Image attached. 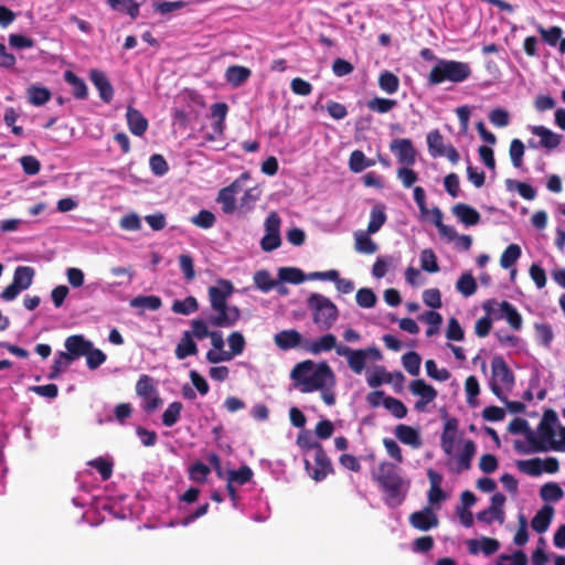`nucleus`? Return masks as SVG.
<instances>
[{"label": "nucleus", "instance_id": "f257e3e1", "mask_svg": "<svg viewBox=\"0 0 565 565\" xmlns=\"http://www.w3.org/2000/svg\"><path fill=\"white\" fill-rule=\"evenodd\" d=\"M234 292V286L230 280L218 279L215 286L209 288L211 308L216 315L209 317V323L217 328L233 327L241 318V311L236 306H228L227 299Z\"/></svg>", "mask_w": 565, "mask_h": 565}, {"label": "nucleus", "instance_id": "f03ea898", "mask_svg": "<svg viewBox=\"0 0 565 565\" xmlns=\"http://www.w3.org/2000/svg\"><path fill=\"white\" fill-rule=\"evenodd\" d=\"M373 479L382 489L384 502L388 507L396 508L404 502L409 481L404 480L396 465L388 461L381 462L376 471L373 472Z\"/></svg>", "mask_w": 565, "mask_h": 565}, {"label": "nucleus", "instance_id": "7ed1b4c3", "mask_svg": "<svg viewBox=\"0 0 565 565\" xmlns=\"http://www.w3.org/2000/svg\"><path fill=\"white\" fill-rule=\"evenodd\" d=\"M472 74L469 63L454 60H438L428 75L430 85H438L446 81L462 83Z\"/></svg>", "mask_w": 565, "mask_h": 565}, {"label": "nucleus", "instance_id": "20e7f679", "mask_svg": "<svg viewBox=\"0 0 565 565\" xmlns=\"http://www.w3.org/2000/svg\"><path fill=\"white\" fill-rule=\"evenodd\" d=\"M308 308L312 311V320L320 330H329L339 317L338 307L321 294H311L307 300Z\"/></svg>", "mask_w": 565, "mask_h": 565}, {"label": "nucleus", "instance_id": "39448f33", "mask_svg": "<svg viewBox=\"0 0 565 565\" xmlns=\"http://www.w3.org/2000/svg\"><path fill=\"white\" fill-rule=\"evenodd\" d=\"M492 379L490 381L491 392L499 398L504 399L502 386L511 390L514 386L515 377L512 370L501 355L491 361Z\"/></svg>", "mask_w": 565, "mask_h": 565}, {"label": "nucleus", "instance_id": "423d86ee", "mask_svg": "<svg viewBox=\"0 0 565 565\" xmlns=\"http://www.w3.org/2000/svg\"><path fill=\"white\" fill-rule=\"evenodd\" d=\"M337 353L348 359L349 367L355 373L361 374L366 365L367 359L377 361L382 358L381 351L376 347L353 350L345 345L337 348Z\"/></svg>", "mask_w": 565, "mask_h": 565}, {"label": "nucleus", "instance_id": "0eeeda50", "mask_svg": "<svg viewBox=\"0 0 565 565\" xmlns=\"http://www.w3.org/2000/svg\"><path fill=\"white\" fill-rule=\"evenodd\" d=\"M136 393L145 401L142 408L148 414L154 412L162 404L154 380L148 374L139 376L136 383Z\"/></svg>", "mask_w": 565, "mask_h": 565}, {"label": "nucleus", "instance_id": "6e6552de", "mask_svg": "<svg viewBox=\"0 0 565 565\" xmlns=\"http://www.w3.org/2000/svg\"><path fill=\"white\" fill-rule=\"evenodd\" d=\"M335 376L332 369L326 363L315 365L310 372L309 377L305 380V386L300 388L302 393H310L313 391L323 390L327 386H333Z\"/></svg>", "mask_w": 565, "mask_h": 565}, {"label": "nucleus", "instance_id": "1a4fd4ad", "mask_svg": "<svg viewBox=\"0 0 565 565\" xmlns=\"http://www.w3.org/2000/svg\"><path fill=\"white\" fill-rule=\"evenodd\" d=\"M280 217L277 213L271 212L265 221L266 233L260 241V247L264 252H273L281 244L280 238Z\"/></svg>", "mask_w": 565, "mask_h": 565}, {"label": "nucleus", "instance_id": "9d476101", "mask_svg": "<svg viewBox=\"0 0 565 565\" xmlns=\"http://www.w3.org/2000/svg\"><path fill=\"white\" fill-rule=\"evenodd\" d=\"M305 468L309 476L317 482L324 480L328 475L334 472L332 462L323 447H319L318 451L315 452V468H311L310 461L307 459L305 460Z\"/></svg>", "mask_w": 565, "mask_h": 565}, {"label": "nucleus", "instance_id": "9b49d317", "mask_svg": "<svg viewBox=\"0 0 565 565\" xmlns=\"http://www.w3.org/2000/svg\"><path fill=\"white\" fill-rule=\"evenodd\" d=\"M391 151L397 161L404 166H413L416 161V150L408 138H396L390 143Z\"/></svg>", "mask_w": 565, "mask_h": 565}, {"label": "nucleus", "instance_id": "f8f14e48", "mask_svg": "<svg viewBox=\"0 0 565 565\" xmlns=\"http://www.w3.org/2000/svg\"><path fill=\"white\" fill-rule=\"evenodd\" d=\"M409 390L414 395L420 397V399L416 401L414 406L417 412H424L427 404L433 402L437 396V391L422 379L412 381Z\"/></svg>", "mask_w": 565, "mask_h": 565}, {"label": "nucleus", "instance_id": "ddd939ff", "mask_svg": "<svg viewBox=\"0 0 565 565\" xmlns=\"http://www.w3.org/2000/svg\"><path fill=\"white\" fill-rule=\"evenodd\" d=\"M409 524L419 531H428L437 527L439 524L438 516L430 507H425L420 511H415L409 515Z\"/></svg>", "mask_w": 565, "mask_h": 565}, {"label": "nucleus", "instance_id": "4468645a", "mask_svg": "<svg viewBox=\"0 0 565 565\" xmlns=\"http://www.w3.org/2000/svg\"><path fill=\"white\" fill-rule=\"evenodd\" d=\"M508 429L511 434H525L533 451H547V446L535 437L534 433L530 429L526 419L520 417L514 418L509 424Z\"/></svg>", "mask_w": 565, "mask_h": 565}, {"label": "nucleus", "instance_id": "2eb2a0df", "mask_svg": "<svg viewBox=\"0 0 565 565\" xmlns=\"http://www.w3.org/2000/svg\"><path fill=\"white\" fill-rule=\"evenodd\" d=\"M458 419L451 417L446 420L444 430L440 437V447L447 456H452L455 441L457 438Z\"/></svg>", "mask_w": 565, "mask_h": 565}, {"label": "nucleus", "instance_id": "dca6fc26", "mask_svg": "<svg viewBox=\"0 0 565 565\" xmlns=\"http://www.w3.org/2000/svg\"><path fill=\"white\" fill-rule=\"evenodd\" d=\"M92 342L86 340L81 334L70 335L65 340L66 355H70L71 361L85 355L90 350Z\"/></svg>", "mask_w": 565, "mask_h": 565}, {"label": "nucleus", "instance_id": "f3484780", "mask_svg": "<svg viewBox=\"0 0 565 565\" xmlns=\"http://www.w3.org/2000/svg\"><path fill=\"white\" fill-rule=\"evenodd\" d=\"M89 78L97 88L100 99L105 103H110L114 97V88L105 73L98 70H92Z\"/></svg>", "mask_w": 565, "mask_h": 565}, {"label": "nucleus", "instance_id": "a211bd4d", "mask_svg": "<svg viewBox=\"0 0 565 565\" xmlns=\"http://www.w3.org/2000/svg\"><path fill=\"white\" fill-rule=\"evenodd\" d=\"M530 130L533 135L540 137V146L544 149L553 150L562 142V135L552 131L545 126H532Z\"/></svg>", "mask_w": 565, "mask_h": 565}, {"label": "nucleus", "instance_id": "6ab92c4d", "mask_svg": "<svg viewBox=\"0 0 565 565\" xmlns=\"http://www.w3.org/2000/svg\"><path fill=\"white\" fill-rule=\"evenodd\" d=\"M302 335L295 329L282 330L275 334V344L284 351L295 349L301 344Z\"/></svg>", "mask_w": 565, "mask_h": 565}, {"label": "nucleus", "instance_id": "aec40b11", "mask_svg": "<svg viewBox=\"0 0 565 565\" xmlns=\"http://www.w3.org/2000/svg\"><path fill=\"white\" fill-rule=\"evenodd\" d=\"M394 434L402 444L415 449L423 445L419 431L412 426L399 424L395 427Z\"/></svg>", "mask_w": 565, "mask_h": 565}, {"label": "nucleus", "instance_id": "412c9836", "mask_svg": "<svg viewBox=\"0 0 565 565\" xmlns=\"http://www.w3.org/2000/svg\"><path fill=\"white\" fill-rule=\"evenodd\" d=\"M467 547L468 552L472 555H477L479 552H482L484 555L489 556L499 550L500 543L498 540L492 537H482L480 541L471 539L467 541Z\"/></svg>", "mask_w": 565, "mask_h": 565}, {"label": "nucleus", "instance_id": "4be33fe9", "mask_svg": "<svg viewBox=\"0 0 565 565\" xmlns=\"http://www.w3.org/2000/svg\"><path fill=\"white\" fill-rule=\"evenodd\" d=\"M126 118L128 128L132 135L142 136L147 131L148 120L138 109L128 106Z\"/></svg>", "mask_w": 565, "mask_h": 565}, {"label": "nucleus", "instance_id": "5701e85b", "mask_svg": "<svg viewBox=\"0 0 565 565\" xmlns=\"http://www.w3.org/2000/svg\"><path fill=\"white\" fill-rule=\"evenodd\" d=\"M454 215L466 226H473L480 222V213L466 203H457L452 206Z\"/></svg>", "mask_w": 565, "mask_h": 565}, {"label": "nucleus", "instance_id": "b1692460", "mask_svg": "<svg viewBox=\"0 0 565 565\" xmlns=\"http://www.w3.org/2000/svg\"><path fill=\"white\" fill-rule=\"evenodd\" d=\"M239 191L238 181H234L228 186L223 188L217 195V202L222 204L224 213H233L236 209L235 194Z\"/></svg>", "mask_w": 565, "mask_h": 565}, {"label": "nucleus", "instance_id": "393cba45", "mask_svg": "<svg viewBox=\"0 0 565 565\" xmlns=\"http://www.w3.org/2000/svg\"><path fill=\"white\" fill-rule=\"evenodd\" d=\"M199 352L198 345L192 338L190 331H184L180 342L177 344L174 354L179 360H184L188 356L196 355Z\"/></svg>", "mask_w": 565, "mask_h": 565}, {"label": "nucleus", "instance_id": "a878e982", "mask_svg": "<svg viewBox=\"0 0 565 565\" xmlns=\"http://www.w3.org/2000/svg\"><path fill=\"white\" fill-rule=\"evenodd\" d=\"M554 514V508L551 505H544L536 512L531 521L532 529L542 534L547 531Z\"/></svg>", "mask_w": 565, "mask_h": 565}, {"label": "nucleus", "instance_id": "bb28decb", "mask_svg": "<svg viewBox=\"0 0 565 565\" xmlns=\"http://www.w3.org/2000/svg\"><path fill=\"white\" fill-rule=\"evenodd\" d=\"M363 231H356L354 233V248L358 253L372 255L377 250V244Z\"/></svg>", "mask_w": 565, "mask_h": 565}, {"label": "nucleus", "instance_id": "cd10ccee", "mask_svg": "<svg viewBox=\"0 0 565 565\" xmlns=\"http://www.w3.org/2000/svg\"><path fill=\"white\" fill-rule=\"evenodd\" d=\"M537 433H539L537 439L547 446V450L553 449L555 451H565V447L561 443L555 440V438H554L555 437L554 427H551V426H547L546 424L540 423L539 427H537Z\"/></svg>", "mask_w": 565, "mask_h": 565}, {"label": "nucleus", "instance_id": "c85d7f7f", "mask_svg": "<svg viewBox=\"0 0 565 565\" xmlns=\"http://www.w3.org/2000/svg\"><path fill=\"white\" fill-rule=\"evenodd\" d=\"M337 349V338L332 333H327L320 337L318 340L310 342L306 349L312 354H319L321 352L331 351Z\"/></svg>", "mask_w": 565, "mask_h": 565}, {"label": "nucleus", "instance_id": "c756f323", "mask_svg": "<svg viewBox=\"0 0 565 565\" xmlns=\"http://www.w3.org/2000/svg\"><path fill=\"white\" fill-rule=\"evenodd\" d=\"M250 74V70L245 66L233 65L226 70L225 76L231 85L238 87L249 78Z\"/></svg>", "mask_w": 565, "mask_h": 565}, {"label": "nucleus", "instance_id": "7c9ffc66", "mask_svg": "<svg viewBox=\"0 0 565 565\" xmlns=\"http://www.w3.org/2000/svg\"><path fill=\"white\" fill-rule=\"evenodd\" d=\"M386 214L384 205H374L371 210L370 222L367 224V234L377 233L386 222Z\"/></svg>", "mask_w": 565, "mask_h": 565}, {"label": "nucleus", "instance_id": "2f4dec72", "mask_svg": "<svg viewBox=\"0 0 565 565\" xmlns=\"http://www.w3.org/2000/svg\"><path fill=\"white\" fill-rule=\"evenodd\" d=\"M476 449L477 447L473 440L469 439L465 441L463 449L457 457L458 472L470 469L471 460L476 455Z\"/></svg>", "mask_w": 565, "mask_h": 565}, {"label": "nucleus", "instance_id": "473e14b6", "mask_svg": "<svg viewBox=\"0 0 565 565\" xmlns=\"http://www.w3.org/2000/svg\"><path fill=\"white\" fill-rule=\"evenodd\" d=\"M375 161L365 157L363 151L354 150L349 158V168L354 173H360L366 168L373 167Z\"/></svg>", "mask_w": 565, "mask_h": 565}, {"label": "nucleus", "instance_id": "72a5a7b5", "mask_svg": "<svg viewBox=\"0 0 565 565\" xmlns=\"http://www.w3.org/2000/svg\"><path fill=\"white\" fill-rule=\"evenodd\" d=\"M499 306L510 327L514 330H520L522 328L523 320L516 308L505 300H503Z\"/></svg>", "mask_w": 565, "mask_h": 565}, {"label": "nucleus", "instance_id": "f704fd0d", "mask_svg": "<svg viewBox=\"0 0 565 565\" xmlns=\"http://www.w3.org/2000/svg\"><path fill=\"white\" fill-rule=\"evenodd\" d=\"M427 146L433 158L444 157L446 146L444 145V137L438 129L427 135Z\"/></svg>", "mask_w": 565, "mask_h": 565}, {"label": "nucleus", "instance_id": "c9c22d12", "mask_svg": "<svg viewBox=\"0 0 565 565\" xmlns=\"http://www.w3.org/2000/svg\"><path fill=\"white\" fill-rule=\"evenodd\" d=\"M34 275L35 271L32 267L19 266L14 270L13 282L22 290H25L32 285Z\"/></svg>", "mask_w": 565, "mask_h": 565}, {"label": "nucleus", "instance_id": "e433bc0d", "mask_svg": "<svg viewBox=\"0 0 565 565\" xmlns=\"http://www.w3.org/2000/svg\"><path fill=\"white\" fill-rule=\"evenodd\" d=\"M64 79L73 88V95L77 99H85L87 97V86L85 82L79 78L74 72L66 71L64 73Z\"/></svg>", "mask_w": 565, "mask_h": 565}, {"label": "nucleus", "instance_id": "4c0bfd02", "mask_svg": "<svg viewBox=\"0 0 565 565\" xmlns=\"http://www.w3.org/2000/svg\"><path fill=\"white\" fill-rule=\"evenodd\" d=\"M28 100L33 106H42L51 99V92L46 87L32 85L28 88Z\"/></svg>", "mask_w": 565, "mask_h": 565}, {"label": "nucleus", "instance_id": "58836bf2", "mask_svg": "<svg viewBox=\"0 0 565 565\" xmlns=\"http://www.w3.org/2000/svg\"><path fill=\"white\" fill-rule=\"evenodd\" d=\"M315 363L311 360L299 362L295 365L290 373V377L296 381L301 387L305 386V380L309 377L310 372L313 370Z\"/></svg>", "mask_w": 565, "mask_h": 565}, {"label": "nucleus", "instance_id": "ea45409f", "mask_svg": "<svg viewBox=\"0 0 565 565\" xmlns=\"http://www.w3.org/2000/svg\"><path fill=\"white\" fill-rule=\"evenodd\" d=\"M199 309L198 300L193 296H188L183 300H174L171 310L178 315L189 316Z\"/></svg>", "mask_w": 565, "mask_h": 565}, {"label": "nucleus", "instance_id": "a19ab883", "mask_svg": "<svg viewBox=\"0 0 565 565\" xmlns=\"http://www.w3.org/2000/svg\"><path fill=\"white\" fill-rule=\"evenodd\" d=\"M419 320L426 322L429 326L426 330V335L433 337L438 333L443 317L439 312L429 310L419 316Z\"/></svg>", "mask_w": 565, "mask_h": 565}, {"label": "nucleus", "instance_id": "79ce46f5", "mask_svg": "<svg viewBox=\"0 0 565 565\" xmlns=\"http://www.w3.org/2000/svg\"><path fill=\"white\" fill-rule=\"evenodd\" d=\"M379 86L387 94H395L399 87V79L394 73L384 71L380 74Z\"/></svg>", "mask_w": 565, "mask_h": 565}, {"label": "nucleus", "instance_id": "37998d69", "mask_svg": "<svg viewBox=\"0 0 565 565\" xmlns=\"http://www.w3.org/2000/svg\"><path fill=\"white\" fill-rule=\"evenodd\" d=\"M540 495L546 502H556L563 498L564 491L559 484L547 482L541 487Z\"/></svg>", "mask_w": 565, "mask_h": 565}, {"label": "nucleus", "instance_id": "c03bdc74", "mask_svg": "<svg viewBox=\"0 0 565 565\" xmlns=\"http://www.w3.org/2000/svg\"><path fill=\"white\" fill-rule=\"evenodd\" d=\"M521 247L518 244H510L500 257V266L504 269L511 268L521 256Z\"/></svg>", "mask_w": 565, "mask_h": 565}, {"label": "nucleus", "instance_id": "a18cd8bd", "mask_svg": "<svg viewBox=\"0 0 565 565\" xmlns=\"http://www.w3.org/2000/svg\"><path fill=\"white\" fill-rule=\"evenodd\" d=\"M278 276L281 281L295 285L301 284L306 279L303 271L296 267H281L278 270Z\"/></svg>", "mask_w": 565, "mask_h": 565}, {"label": "nucleus", "instance_id": "49530a36", "mask_svg": "<svg viewBox=\"0 0 565 565\" xmlns=\"http://www.w3.org/2000/svg\"><path fill=\"white\" fill-rule=\"evenodd\" d=\"M183 405L181 402H172L162 414V424L166 427L175 425L181 416Z\"/></svg>", "mask_w": 565, "mask_h": 565}, {"label": "nucleus", "instance_id": "de8ad7c7", "mask_svg": "<svg viewBox=\"0 0 565 565\" xmlns=\"http://www.w3.org/2000/svg\"><path fill=\"white\" fill-rule=\"evenodd\" d=\"M253 476V470L247 465H243L237 470H228L227 481L243 486L249 482Z\"/></svg>", "mask_w": 565, "mask_h": 565}, {"label": "nucleus", "instance_id": "09e8293b", "mask_svg": "<svg viewBox=\"0 0 565 565\" xmlns=\"http://www.w3.org/2000/svg\"><path fill=\"white\" fill-rule=\"evenodd\" d=\"M457 290L465 297L472 296L477 290V282L470 273L462 274L456 284Z\"/></svg>", "mask_w": 565, "mask_h": 565}, {"label": "nucleus", "instance_id": "8fccbe9b", "mask_svg": "<svg viewBox=\"0 0 565 565\" xmlns=\"http://www.w3.org/2000/svg\"><path fill=\"white\" fill-rule=\"evenodd\" d=\"M130 306L149 310H158L162 306L161 298L158 296H138L131 299Z\"/></svg>", "mask_w": 565, "mask_h": 565}, {"label": "nucleus", "instance_id": "3c124183", "mask_svg": "<svg viewBox=\"0 0 565 565\" xmlns=\"http://www.w3.org/2000/svg\"><path fill=\"white\" fill-rule=\"evenodd\" d=\"M397 105L395 99H388L383 97H374L366 103V106L370 110L385 114L392 110Z\"/></svg>", "mask_w": 565, "mask_h": 565}, {"label": "nucleus", "instance_id": "603ef678", "mask_svg": "<svg viewBox=\"0 0 565 565\" xmlns=\"http://www.w3.org/2000/svg\"><path fill=\"white\" fill-rule=\"evenodd\" d=\"M70 358V355H66V352H58L53 361L47 377L50 380L57 379L60 374L72 363Z\"/></svg>", "mask_w": 565, "mask_h": 565}, {"label": "nucleus", "instance_id": "864d4df0", "mask_svg": "<svg viewBox=\"0 0 565 565\" xmlns=\"http://www.w3.org/2000/svg\"><path fill=\"white\" fill-rule=\"evenodd\" d=\"M404 369L413 376L419 374L422 359L417 352L411 351L402 358Z\"/></svg>", "mask_w": 565, "mask_h": 565}, {"label": "nucleus", "instance_id": "5fc2aeb1", "mask_svg": "<svg viewBox=\"0 0 565 565\" xmlns=\"http://www.w3.org/2000/svg\"><path fill=\"white\" fill-rule=\"evenodd\" d=\"M542 463V459L533 458L529 460H519L516 466L522 472L536 477L543 473Z\"/></svg>", "mask_w": 565, "mask_h": 565}, {"label": "nucleus", "instance_id": "6e6d98bb", "mask_svg": "<svg viewBox=\"0 0 565 565\" xmlns=\"http://www.w3.org/2000/svg\"><path fill=\"white\" fill-rule=\"evenodd\" d=\"M383 406L391 412V414L401 419L407 415V408L399 399L387 396L383 399Z\"/></svg>", "mask_w": 565, "mask_h": 565}, {"label": "nucleus", "instance_id": "4d7b16f0", "mask_svg": "<svg viewBox=\"0 0 565 565\" xmlns=\"http://www.w3.org/2000/svg\"><path fill=\"white\" fill-rule=\"evenodd\" d=\"M254 282L264 292L270 291L278 282L274 280L268 270H258L254 275Z\"/></svg>", "mask_w": 565, "mask_h": 565}, {"label": "nucleus", "instance_id": "13d9d810", "mask_svg": "<svg viewBox=\"0 0 565 565\" xmlns=\"http://www.w3.org/2000/svg\"><path fill=\"white\" fill-rule=\"evenodd\" d=\"M191 222L200 228L209 230L214 226L216 217L211 211L201 210L196 215L191 217Z\"/></svg>", "mask_w": 565, "mask_h": 565}, {"label": "nucleus", "instance_id": "bf43d9fd", "mask_svg": "<svg viewBox=\"0 0 565 565\" xmlns=\"http://www.w3.org/2000/svg\"><path fill=\"white\" fill-rule=\"evenodd\" d=\"M525 147L520 139H513L510 143V158L514 168H521L523 163Z\"/></svg>", "mask_w": 565, "mask_h": 565}, {"label": "nucleus", "instance_id": "052dcab7", "mask_svg": "<svg viewBox=\"0 0 565 565\" xmlns=\"http://www.w3.org/2000/svg\"><path fill=\"white\" fill-rule=\"evenodd\" d=\"M420 267L428 273H437L439 270L437 257L433 249L427 248L420 253Z\"/></svg>", "mask_w": 565, "mask_h": 565}, {"label": "nucleus", "instance_id": "680f3d73", "mask_svg": "<svg viewBox=\"0 0 565 565\" xmlns=\"http://www.w3.org/2000/svg\"><path fill=\"white\" fill-rule=\"evenodd\" d=\"M88 465L99 472L104 481L108 480L113 475V462L103 457L88 461Z\"/></svg>", "mask_w": 565, "mask_h": 565}, {"label": "nucleus", "instance_id": "e2e57ef3", "mask_svg": "<svg viewBox=\"0 0 565 565\" xmlns=\"http://www.w3.org/2000/svg\"><path fill=\"white\" fill-rule=\"evenodd\" d=\"M537 32L541 34L543 41L551 46H555L557 42H559L563 33L562 29L556 25L550 29H544L542 25H539Z\"/></svg>", "mask_w": 565, "mask_h": 565}, {"label": "nucleus", "instance_id": "0e129e2a", "mask_svg": "<svg viewBox=\"0 0 565 565\" xmlns=\"http://www.w3.org/2000/svg\"><path fill=\"white\" fill-rule=\"evenodd\" d=\"M356 303L362 308H372L376 303V296L370 288H361L355 295Z\"/></svg>", "mask_w": 565, "mask_h": 565}, {"label": "nucleus", "instance_id": "69168bd1", "mask_svg": "<svg viewBox=\"0 0 565 565\" xmlns=\"http://www.w3.org/2000/svg\"><path fill=\"white\" fill-rule=\"evenodd\" d=\"M535 334L539 339L540 343L545 348H550L553 341L554 334L551 326L546 323H536L535 324Z\"/></svg>", "mask_w": 565, "mask_h": 565}, {"label": "nucleus", "instance_id": "338daca9", "mask_svg": "<svg viewBox=\"0 0 565 565\" xmlns=\"http://www.w3.org/2000/svg\"><path fill=\"white\" fill-rule=\"evenodd\" d=\"M85 355L87 366L90 370H96L106 361V354L99 349H94L93 343L90 344V350Z\"/></svg>", "mask_w": 565, "mask_h": 565}, {"label": "nucleus", "instance_id": "774afa93", "mask_svg": "<svg viewBox=\"0 0 565 565\" xmlns=\"http://www.w3.org/2000/svg\"><path fill=\"white\" fill-rule=\"evenodd\" d=\"M149 166L153 174L161 177L169 170L167 160L162 154H152L149 159Z\"/></svg>", "mask_w": 565, "mask_h": 565}]
</instances>
